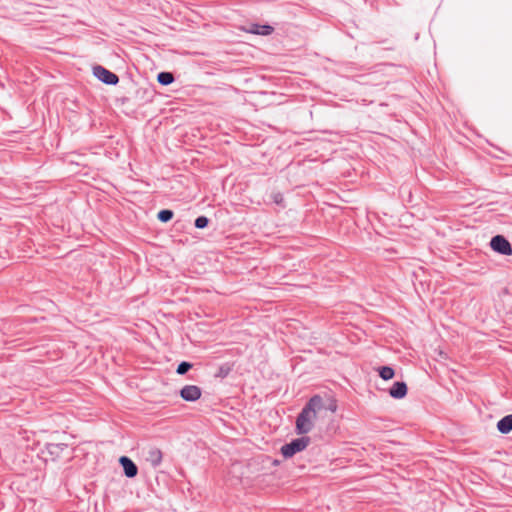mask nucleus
<instances>
[{
    "mask_svg": "<svg viewBox=\"0 0 512 512\" xmlns=\"http://www.w3.org/2000/svg\"><path fill=\"white\" fill-rule=\"evenodd\" d=\"M202 395L201 389L196 385H186L180 390V396L188 402L197 401Z\"/></svg>",
    "mask_w": 512,
    "mask_h": 512,
    "instance_id": "obj_5",
    "label": "nucleus"
},
{
    "mask_svg": "<svg viewBox=\"0 0 512 512\" xmlns=\"http://www.w3.org/2000/svg\"><path fill=\"white\" fill-rule=\"evenodd\" d=\"M407 385L405 382H395L389 389V395L394 399H403L407 395Z\"/></svg>",
    "mask_w": 512,
    "mask_h": 512,
    "instance_id": "obj_7",
    "label": "nucleus"
},
{
    "mask_svg": "<svg viewBox=\"0 0 512 512\" xmlns=\"http://www.w3.org/2000/svg\"><path fill=\"white\" fill-rule=\"evenodd\" d=\"M173 217V212L171 210H161L158 213V219L162 222H167Z\"/></svg>",
    "mask_w": 512,
    "mask_h": 512,
    "instance_id": "obj_13",
    "label": "nucleus"
},
{
    "mask_svg": "<svg viewBox=\"0 0 512 512\" xmlns=\"http://www.w3.org/2000/svg\"><path fill=\"white\" fill-rule=\"evenodd\" d=\"M64 447L63 444H50L49 449H62Z\"/></svg>",
    "mask_w": 512,
    "mask_h": 512,
    "instance_id": "obj_16",
    "label": "nucleus"
},
{
    "mask_svg": "<svg viewBox=\"0 0 512 512\" xmlns=\"http://www.w3.org/2000/svg\"><path fill=\"white\" fill-rule=\"evenodd\" d=\"M337 403L335 400L324 401L319 395L313 396L298 415L295 423L296 433L305 435L311 432L315 422L323 418L325 411L335 413Z\"/></svg>",
    "mask_w": 512,
    "mask_h": 512,
    "instance_id": "obj_1",
    "label": "nucleus"
},
{
    "mask_svg": "<svg viewBox=\"0 0 512 512\" xmlns=\"http://www.w3.org/2000/svg\"><path fill=\"white\" fill-rule=\"evenodd\" d=\"M310 439L308 437H301L292 440L290 443L285 444L281 447V453L285 458H290L296 453L306 449L309 445Z\"/></svg>",
    "mask_w": 512,
    "mask_h": 512,
    "instance_id": "obj_2",
    "label": "nucleus"
},
{
    "mask_svg": "<svg viewBox=\"0 0 512 512\" xmlns=\"http://www.w3.org/2000/svg\"><path fill=\"white\" fill-rule=\"evenodd\" d=\"M162 452L160 449L158 448H150L148 451H147V456H146V460L153 466V467H157L161 464L162 462Z\"/></svg>",
    "mask_w": 512,
    "mask_h": 512,
    "instance_id": "obj_8",
    "label": "nucleus"
},
{
    "mask_svg": "<svg viewBox=\"0 0 512 512\" xmlns=\"http://www.w3.org/2000/svg\"><path fill=\"white\" fill-rule=\"evenodd\" d=\"M158 82L162 85H169L174 81V77L169 72H161L158 74Z\"/></svg>",
    "mask_w": 512,
    "mask_h": 512,
    "instance_id": "obj_12",
    "label": "nucleus"
},
{
    "mask_svg": "<svg viewBox=\"0 0 512 512\" xmlns=\"http://www.w3.org/2000/svg\"><path fill=\"white\" fill-rule=\"evenodd\" d=\"M119 462L122 465L124 473L128 478H133L137 475V472H138L137 466L134 464V462L130 458H128L126 456H122L119 459Z\"/></svg>",
    "mask_w": 512,
    "mask_h": 512,
    "instance_id": "obj_6",
    "label": "nucleus"
},
{
    "mask_svg": "<svg viewBox=\"0 0 512 512\" xmlns=\"http://www.w3.org/2000/svg\"><path fill=\"white\" fill-rule=\"evenodd\" d=\"M93 74L95 77H97L100 81H102L105 84L109 85H115L118 83V77L116 74L110 72L106 68L102 66H96L93 68Z\"/></svg>",
    "mask_w": 512,
    "mask_h": 512,
    "instance_id": "obj_4",
    "label": "nucleus"
},
{
    "mask_svg": "<svg viewBox=\"0 0 512 512\" xmlns=\"http://www.w3.org/2000/svg\"><path fill=\"white\" fill-rule=\"evenodd\" d=\"M378 373L379 376L385 381L392 379L395 375L394 369L390 366H382L378 368Z\"/></svg>",
    "mask_w": 512,
    "mask_h": 512,
    "instance_id": "obj_11",
    "label": "nucleus"
},
{
    "mask_svg": "<svg viewBox=\"0 0 512 512\" xmlns=\"http://www.w3.org/2000/svg\"><path fill=\"white\" fill-rule=\"evenodd\" d=\"M250 33L258 34V35H269L272 33L273 28L269 25H252L248 30Z\"/></svg>",
    "mask_w": 512,
    "mask_h": 512,
    "instance_id": "obj_10",
    "label": "nucleus"
},
{
    "mask_svg": "<svg viewBox=\"0 0 512 512\" xmlns=\"http://www.w3.org/2000/svg\"><path fill=\"white\" fill-rule=\"evenodd\" d=\"M208 218L205 216H200L195 220V226L199 229H203L208 225Z\"/></svg>",
    "mask_w": 512,
    "mask_h": 512,
    "instance_id": "obj_14",
    "label": "nucleus"
},
{
    "mask_svg": "<svg viewBox=\"0 0 512 512\" xmlns=\"http://www.w3.org/2000/svg\"><path fill=\"white\" fill-rule=\"evenodd\" d=\"M192 367V365L188 362H182L178 365L177 367V373L180 374V375H183L185 374L190 368Z\"/></svg>",
    "mask_w": 512,
    "mask_h": 512,
    "instance_id": "obj_15",
    "label": "nucleus"
},
{
    "mask_svg": "<svg viewBox=\"0 0 512 512\" xmlns=\"http://www.w3.org/2000/svg\"><path fill=\"white\" fill-rule=\"evenodd\" d=\"M497 429L502 434H508L512 431V414L501 418L497 423Z\"/></svg>",
    "mask_w": 512,
    "mask_h": 512,
    "instance_id": "obj_9",
    "label": "nucleus"
},
{
    "mask_svg": "<svg viewBox=\"0 0 512 512\" xmlns=\"http://www.w3.org/2000/svg\"><path fill=\"white\" fill-rule=\"evenodd\" d=\"M491 248L502 255H511L512 248L510 243L501 235L494 236L490 242Z\"/></svg>",
    "mask_w": 512,
    "mask_h": 512,
    "instance_id": "obj_3",
    "label": "nucleus"
}]
</instances>
